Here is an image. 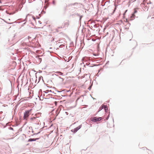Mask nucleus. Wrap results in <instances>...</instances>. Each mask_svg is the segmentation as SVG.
Returning a JSON list of instances; mask_svg holds the SVG:
<instances>
[{
	"instance_id": "9d476101",
	"label": "nucleus",
	"mask_w": 154,
	"mask_h": 154,
	"mask_svg": "<svg viewBox=\"0 0 154 154\" xmlns=\"http://www.w3.org/2000/svg\"><path fill=\"white\" fill-rule=\"evenodd\" d=\"M57 72L59 73V74H60V75H62L63 74V73L60 72Z\"/></svg>"
},
{
	"instance_id": "1a4fd4ad",
	"label": "nucleus",
	"mask_w": 154,
	"mask_h": 154,
	"mask_svg": "<svg viewBox=\"0 0 154 154\" xmlns=\"http://www.w3.org/2000/svg\"><path fill=\"white\" fill-rule=\"evenodd\" d=\"M103 108H102V106L101 107H100L99 109V111H100L102 109H103Z\"/></svg>"
},
{
	"instance_id": "ddd939ff",
	"label": "nucleus",
	"mask_w": 154,
	"mask_h": 154,
	"mask_svg": "<svg viewBox=\"0 0 154 154\" xmlns=\"http://www.w3.org/2000/svg\"><path fill=\"white\" fill-rule=\"evenodd\" d=\"M41 78V77H40L39 78V81H40V79Z\"/></svg>"
},
{
	"instance_id": "7ed1b4c3",
	"label": "nucleus",
	"mask_w": 154,
	"mask_h": 154,
	"mask_svg": "<svg viewBox=\"0 0 154 154\" xmlns=\"http://www.w3.org/2000/svg\"><path fill=\"white\" fill-rule=\"evenodd\" d=\"M38 139V138H30L28 140V142L32 141H35L36 140Z\"/></svg>"
},
{
	"instance_id": "0eeeda50",
	"label": "nucleus",
	"mask_w": 154,
	"mask_h": 154,
	"mask_svg": "<svg viewBox=\"0 0 154 154\" xmlns=\"http://www.w3.org/2000/svg\"><path fill=\"white\" fill-rule=\"evenodd\" d=\"M6 13L7 14H8L10 15H11V14H14V13H9L8 11H6Z\"/></svg>"
},
{
	"instance_id": "20e7f679",
	"label": "nucleus",
	"mask_w": 154,
	"mask_h": 154,
	"mask_svg": "<svg viewBox=\"0 0 154 154\" xmlns=\"http://www.w3.org/2000/svg\"><path fill=\"white\" fill-rule=\"evenodd\" d=\"M135 15L134 14H132V15L131 17V20H132L134 18Z\"/></svg>"
},
{
	"instance_id": "f257e3e1",
	"label": "nucleus",
	"mask_w": 154,
	"mask_h": 154,
	"mask_svg": "<svg viewBox=\"0 0 154 154\" xmlns=\"http://www.w3.org/2000/svg\"><path fill=\"white\" fill-rule=\"evenodd\" d=\"M102 119L101 117L98 118L97 117H94L93 118H91V120L93 122H99Z\"/></svg>"
},
{
	"instance_id": "2eb2a0df",
	"label": "nucleus",
	"mask_w": 154,
	"mask_h": 154,
	"mask_svg": "<svg viewBox=\"0 0 154 154\" xmlns=\"http://www.w3.org/2000/svg\"><path fill=\"white\" fill-rule=\"evenodd\" d=\"M39 54H40V51H39Z\"/></svg>"
},
{
	"instance_id": "423d86ee",
	"label": "nucleus",
	"mask_w": 154,
	"mask_h": 154,
	"mask_svg": "<svg viewBox=\"0 0 154 154\" xmlns=\"http://www.w3.org/2000/svg\"><path fill=\"white\" fill-rule=\"evenodd\" d=\"M4 7L3 6H0V10H3L4 9Z\"/></svg>"
},
{
	"instance_id": "39448f33",
	"label": "nucleus",
	"mask_w": 154,
	"mask_h": 154,
	"mask_svg": "<svg viewBox=\"0 0 154 154\" xmlns=\"http://www.w3.org/2000/svg\"><path fill=\"white\" fill-rule=\"evenodd\" d=\"M102 108H104V109L105 110L106 112V110H107V106H105L104 105H103L102 106Z\"/></svg>"
},
{
	"instance_id": "6e6552de",
	"label": "nucleus",
	"mask_w": 154,
	"mask_h": 154,
	"mask_svg": "<svg viewBox=\"0 0 154 154\" xmlns=\"http://www.w3.org/2000/svg\"><path fill=\"white\" fill-rule=\"evenodd\" d=\"M79 128H78V127H77V128H75V131H77L79 129Z\"/></svg>"
},
{
	"instance_id": "f03ea898",
	"label": "nucleus",
	"mask_w": 154,
	"mask_h": 154,
	"mask_svg": "<svg viewBox=\"0 0 154 154\" xmlns=\"http://www.w3.org/2000/svg\"><path fill=\"white\" fill-rule=\"evenodd\" d=\"M30 111V110H27L26 111V112L24 113V116H23V119H26L28 118L29 115V113Z\"/></svg>"
},
{
	"instance_id": "9b49d317",
	"label": "nucleus",
	"mask_w": 154,
	"mask_h": 154,
	"mask_svg": "<svg viewBox=\"0 0 154 154\" xmlns=\"http://www.w3.org/2000/svg\"><path fill=\"white\" fill-rule=\"evenodd\" d=\"M137 12V11L136 10H135L134 11V12L133 14H134L135 13H136Z\"/></svg>"
},
{
	"instance_id": "dca6fc26",
	"label": "nucleus",
	"mask_w": 154,
	"mask_h": 154,
	"mask_svg": "<svg viewBox=\"0 0 154 154\" xmlns=\"http://www.w3.org/2000/svg\"><path fill=\"white\" fill-rule=\"evenodd\" d=\"M46 1H48V0H46Z\"/></svg>"
},
{
	"instance_id": "4468645a",
	"label": "nucleus",
	"mask_w": 154,
	"mask_h": 154,
	"mask_svg": "<svg viewBox=\"0 0 154 154\" xmlns=\"http://www.w3.org/2000/svg\"><path fill=\"white\" fill-rule=\"evenodd\" d=\"M39 61L40 60H41V59L39 58Z\"/></svg>"
},
{
	"instance_id": "f8f14e48",
	"label": "nucleus",
	"mask_w": 154,
	"mask_h": 154,
	"mask_svg": "<svg viewBox=\"0 0 154 154\" xmlns=\"http://www.w3.org/2000/svg\"><path fill=\"white\" fill-rule=\"evenodd\" d=\"M53 3L54 4H55V1H53Z\"/></svg>"
}]
</instances>
